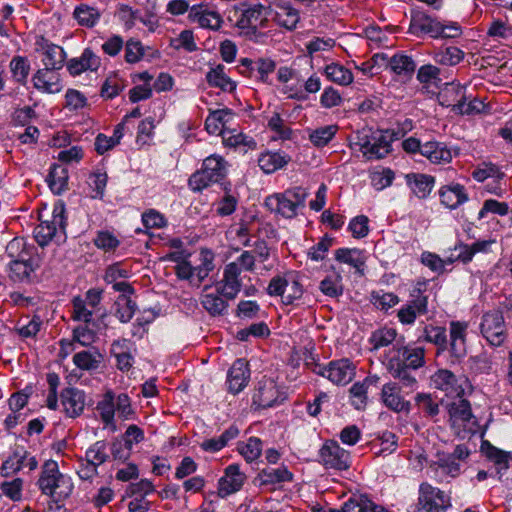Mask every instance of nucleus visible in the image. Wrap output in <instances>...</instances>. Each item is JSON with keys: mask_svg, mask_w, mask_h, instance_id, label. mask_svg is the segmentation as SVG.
<instances>
[{"mask_svg": "<svg viewBox=\"0 0 512 512\" xmlns=\"http://www.w3.org/2000/svg\"><path fill=\"white\" fill-rule=\"evenodd\" d=\"M432 382L435 388L443 391L446 396L456 398L464 395L468 380L463 376L457 377L447 369H440L432 376Z\"/></svg>", "mask_w": 512, "mask_h": 512, "instance_id": "ddd939ff", "label": "nucleus"}, {"mask_svg": "<svg viewBox=\"0 0 512 512\" xmlns=\"http://www.w3.org/2000/svg\"><path fill=\"white\" fill-rule=\"evenodd\" d=\"M43 321L38 315H34L27 323L21 324L18 322L15 331L21 338H35L41 330Z\"/></svg>", "mask_w": 512, "mask_h": 512, "instance_id": "680f3d73", "label": "nucleus"}, {"mask_svg": "<svg viewBox=\"0 0 512 512\" xmlns=\"http://www.w3.org/2000/svg\"><path fill=\"white\" fill-rule=\"evenodd\" d=\"M307 196L308 193L304 188L295 187L282 194L268 196L265 199V206L271 212L278 213L285 218H293L297 215L298 208L305 206Z\"/></svg>", "mask_w": 512, "mask_h": 512, "instance_id": "39448f33", "label": "nucleus"}, {"mask_svg": "<svg viewBox=\"0 0 512 512\" xmlns=\"http://www.w3.org/2000/svg\"><path fill=\"white\" fill-rule=\"evenodd\" d=\"M440 68L432 64H426L419 68L417 72V80L425 86L435 85L441 83Z\"/></svg>", "mask_w": 512, "mask_h": 512, "instance_id": "052dcab7", "label": "nucleus"}, {"mask_svg": "<svg viewBox=\"0 0 512 512\" xmlns=\"http://www.w3.org/2000/svg\"><path fill=\"white\" fill-rule=\"evenodd\" d=\"M125 340L115 341L112 344L111 352L115 356L117 360V368L123 372L129 371L133 366L134 358L133 356L124 350Z\"/></svg>", "mask_w": 512, "mask_h": 512, "instance_id": "4d7b16f0", "label": "nucleus"}, {"mask_svg": "<svg viewBox=\"0 0 512 512\" xmlns=\"http://www.w3.org/2000/svg\"><path fill=\"white\" fill-rule=\"evenodd\" d=\"M320 291L328 297L337 298L343 294L342 276L339 273L326 276L319 283Z\"/></svg>", "mask_w": 512, "mask_h": 512, "instance_id": "603ef678", "label": "nucleus"}, {"mask_svg": "<svg viewBox=\"0 0 512 512\" xmlns=\"http://www.w3.org/2000/svg\"><path fill=\"white\" fill-rule=\"evenodd\" d=\"M100 66L101 59L91 48H85L79 57L68 60L66 64L72 76H78L86 71L96 72Z\"/></svg>", "mask_w": 512, "mask_h": 512, "instance_id": "4be33fe9", "label": "nucleus"}, {"mask_svg": "<svg viewBox=\"0 0 512 512\" xmlns=\"http://www.w3.org/2000/svg\"><path fill=\"white\" fill-rule=\"evenodd\" d=\"M401 137L402 133L393 129L371 135L362 132L357 133L355 145L359 146V150L367 160H379L390 154L392 142Z\"/></svg>", "mask_w": 512, "mask_h": 512, "instance_id": "f03ea898", "label": "nucleus"}, {"mask_svg": "<svg viewBox=\"0 0 512 512\" xmlns=\"http://www.w3.org/2000/svg\"><path fill=\"white\" fill-rule=\"evenodd\" d=\"M482 448L486 457L498 466L499 471L507 470L509 468V453L500 450L491 444H487L486 448Z\"/></svg>", "mask_w": 512, "mask_h": 512, "instance_id": "338daca9", "label": "nucleus"}, {"mask_svg": "<svg viewBox=\"0 0 512 512\" xmlns=\"http://www.w3.org/2000/svg\"><path fill=\"white\" fill-rule=\"evenodd\" d=\"M9 69L16 83L26 85L31 70L30 62L27 57L20 55L14 56L9 63Z\"/></svg>", "mask_w": 512, "mask_h": 512, "instance_id": "79ce46f5", "label": "nucleus"}, {"mask_svg": "<svg viewBox=\"0 0 512 512\" xmlns=\"http://www.w3.org/2000/svg\"><path fill=\"white\" fill-rule=\"evenodd\" d=\"M416 68L414 60L405 54H395L390 57L388 69L400 76L411 77Z\"/></svg>", "mask_w": 512, "mask_h": 512, "instance_id": "ea45409f", "label": "nucleus"}, {"mask_svg": "<svg viewBox=\"0 0 512 512\" xmlns=\"http://www.w3.org/2000/svg\"><path fill=\"white\" fill-rule=\"evenodd\" d=\"M291 160L290 156L280 152H266L260 155L258 165L263 172L270 174L283 168Z\"/></svg>", "mask_w": 512, "mask_h": 512, "instance_id": "58836bf2", "label": "nucleus"}, {"mask_svg": "<svg viewBox=\"0 0 512 512\" xmlns=\"http://www.w3.org/2000/svg\"><path fill=\"white\" fill-rule=\"evenodd\" d=\"M450 497L429 483L419 486L418 502L409 512H443L450 507Z\"/></svg>", "mask_w": 512, "mask_h": 512, "instance_id": "6e6552de", "label": "nucleus"}, {"mask_svg": "<svg viewBox=\"0 0 512 512\" xmlns=\"http://www.w3.org/2000/svg\"><path fill=\"white\" fill-rule=\"evenodd\" d=\"M206 80L211 87L220 88L224 92H232L236 83L225 73V66L218 64L206 74Z\"/></svg>", "mask_w": 512, "mask_h": 512, "instance_id": "c9c22d12", "label": "nucleus"}, {"mask_svg": "<svg viewBox=\"0 0 512 512\" xmlns=\"http://www.w3.org/2000/svg\"><path fill=\"white\" fill-rule=\"evenodd\" d=\"M86 324L85 326H78L73 330V338L71 341L62 339L60 341L61 349L70 348L73 350V344L79 343L81 346H89L95 340V333L92 329H90Z\"/></svg>", "mask_w": 512, "mask_h": 512, "instance_id": "a18cd8bd", "label": "nucleus"}, {"mask_svg": "<svg viewBox=\"0 0 512 512\" xmlns=\"http://www.w3.org/2000/svg\"><path fill=\"white\" fill-rule=\"evenodd\" d=\"M107 444L105 441H97L86 451L85 459L96 466H100L108 459L106 452Z\"/></svg>", "mask_w": 512, "mask_h": 512, "instance_id": "e2e57ef3", "label": "nucleus"}, {"mask_svg": "<svg viewBox=\"0 0 512 512\" xmlns=\"http://www.w3.org/2000/svg\"><path fill=\"white\" fill-rule=\"evenodd\" d=\"M240 275L241 268L238 267L237 263H229L225 266L223 277L215 287L219 289V292H221L226 299L233 300L240 292L242 287Z\"/></svg>", "mask_w": 512, "mask_h": 512, "instance_id": "a211bd4d", "label": "nucleus"}, {"mask_svg": "<svg viewBox=\"0 0 512 512\" xmlns=\"http://www.w3.org/2000/svg\"><path fill=\"white\" fill-rule=\"evenodd\" d=\"M5 253L10 258V261L23 260L38 254V249L33 244H29L24 238L15 237L6 245Z\"/></svg>", "mask_w": 512, "mask_h": 512, "instance_id": "72a5a7b5", "label": "nucleus"}, {"mask_svg": "<svg viewBox=\"0 0 512 512\" xmlns=\"http://www.w3.org/2000/svg\"><path fill=\"white\" fill-rule=\"evenodd\" d=\"M28 258L9 262V277L12 281L26 284L34 282L36 271L41 266L42 258L39 253Z\"/></svg>", "mask_w": 512, "mask_h": 512, "instance_id": "9b49d317", "label": "nucleus"}, {"mask_svg": "<svg viewBox=\"0 0 512 512\" xmlns=\"http://www.w3.org/2000/svg\"><path fill=\"white\" fill-rule=\"evenodd\" d=\"M422 156L427 158L432 164H447L453 158V153L450 147L444 142L428 141L424 143Z\"/></svg>", "mask_w": 512, "mask_h": 512, "instance_id": "bb28decb", "label": "nucleus"}, {"mask_svg": "<svg viewBox=\"0 0 512 512\" xmlns=\"http://www.w3.org/2000/svg\"><path fill=\"white\" fill-rule=\"evenodd\" d=\"M397 336V332L393 328L383 327L372 332L369 343L372 346V350H378L383 347H387L393 343Z\"/></svg>", "mask_w": 512, "mask_h": 512, "instance_id": "5fc2aeb1", "label": "nucleus"}, {"mask_svg": "<svg viewBox=\"0 0 512 512\" xmlns=\"http://www.w3.org/2000/svg\"><path fill=\"white\" fill-rule=\"evenodd\" d=\"M445 407L449 415L450 425L457 434L461 431L476 432L477 419L472 413L471 404L468 400L464 399L463 396L456 397L448 402Z\"/></svg>", "mask_w": 512, "mask_h": 512, "instance_id": "423d86ee", "label": "nucleus"}, {"mask_svg": "<svg viewBox=\"0 0 512 512\" xmlns=\"http://www.w3.org/2000/svg\"><path fill=\"white\" fill-rule=\"evenodd\" d=\"M246 475L239 465L231 464L224 470V475L218 481V496L226 498L240 491L246 482Z\"/></svg>", "mask_w": 512, "mask_h": 512, "instance_id": "dca6fc26", "label": "nucleus"}, {"mask_svg": "<svg viewBox=\"0 0 512 512\" xmlns=\"http://www.w3.org/2000/svg\"><path fill=\"white\" fill-rule=\"evenodd\" d=\"M415 402L425 416L435 417L439 414V404L434 401L430 394L419 393L415 397Z\"/></svg>", "mask_w": 512, "mask_h": 512, "instance_id": "774afa93", "label": "nucleus"}, {"mask_svg": "<svg viewBox=\"0 0 512 512\" xmlns=\"http://www.w3.org/2000/svg\"><path fill=\"white\" fill-rule=\"evenodd\" d=\"M102 361V355L97 350H84L73 356V363L82 370H96Z\"/></svg>", "mask_w": 512, "mask_h": 512, "instance_id": "09e8293b", "label": "nucleus"}, {"mask_svg": "<svg viewBox=\"0 0 512 512\" xmlns=\"http://www.w3.org/2000/svg\"><path fill=\"white\" fill-rule=\"evenodd\" d=\"M96 410L99 412L100 418L105 425L114 422L115 415V394L109 390L102 399L97 403Z\"/></svg>", "mask_w": 512, "mask_h": 512, "instance_id": "3c124183", "label": "nucleus"}, {"mask_svg": "<svg viewBox=\"0 0 512 512\" xmlns=\"http://www.w3.org/2000/svg\"><path fill=\"white\" fill-rule=\"evenodd\" d=\"M480 332L491 346L503 345L508 336L503 313L499 310L484 313L481 317Z\"/></svg>", "mask_w": 512, "mask_h": 512, "instance_id": "1a4fd4ad", "label": "nucleus"}, {"mask_svg": "<svg viewBox=\"0 0 512 512\" xmlns=\"http://www.w3.org/2000/svg\"><path fill=\"white\" fill-rule=\"evenodd\" d=\"M428 284L426 279L416 281L410 291L409 300L398 310L397 317L403 325H413L418 317L428 313Z\"/></svg>", "mask_w": 512, "mask_h": 512, "instance_id": "7ed1b4c3", "label": "nucleus"}, {"mask_svg": "<svg viewBox=\"0 0 512 512\" xmlns=\"http://www.w3.org/2000/svg\"><path fill=\"white\" fill-rule=\"evenodd\" d=\"M250 369L245 359L239 358L234 361L227 374V388L231 394L240 393L249 383Z\"/></svg>", "mask_w": 512, "mask_h": 512, "instance_id": "aec40b11", "label": "nucleus"}, {"mask_svg": "<svg viewBox=\"0 0 512 512\" xmlns=\"http://www.w3.org/2000/svg\"><path fill=\"white\" fill-rule=\"evenodd\" d=\"M115 316L122 323L129 322L136 311V303L127 295H120L115 301Z\"/></svg>", "mask_w": 512, "mask_h": 512, "instance_id": "864d4df0", "label": "nucleus"}, {"mask_svg": "<svg viewBox=\"0 0 512 512\" xmlns=\"http://www.w3.org/2000/svg\"><path fill=\"white\" fill-rule=\"evenodd\" d=\"M315 372L336 385L349 383L355 375V367L348 359L331 361L327 366H318Z\"/></svg>", "mask_w": 512, "mask_h": 512, "instance_id": "4468645a", "label": "nucleus"}, {"mask_svg": "<svg viewBox=\"0 0 512 512\" xmlns=\"http://www.w3.org/2000/svg\"><path fill=\"white\" fill-rule=\"evenodd\" d=\"M465 53L456 46H448L434 52L433 59L437 64L455 66L464 59Z\"/></svg>", "mask_w": 512, "mask_h": 512, "instance_id": "37998d69", "label": "nucleus"}, {"mask_svg": "<svg viewBox=\"0 0 512 512\" xmlns=\"http://www.w3.org/2000/svg\"><path fill=\"white\" fill-rule=\"evenodd\" d=\"M324 73L330 81L342 86L351 84L354 79L353 73L348 68L339 63H331L326 65Z\"/></svg>", "mask_w": 512, "mask_h": 512, "instance_id": "49530a36", "label": "nucleus"}, {"mask_svg": "<svg viewBox=\"0 0 512 512\" xmlns=\"http://www.w3.org/2000/svg\"><path fill=\"white\" fill-rule=\"evenodd\" d=\"M124 88V81L116 74L107 77L101 88V96L107 99H113Z\"/></svg>", "mask_w": 512, "mask_h": 512, "instance_id": "69168bd1", "label": "nucleus"}, {"mask_svg": "<svg viewBox=\"0 0 512 512\" xmlns=\"http://www.w3.org/2000/svg\"><path fill=\"white\" fill-rule=\"evenodd\" d=\"M439 23L436 18L431 17L421 10H412L409 33L416 36L428 34L432 38H437Z\"/></svg>", "mask_w": 512, "mask_h": 512, "instance_id": "5701e85b", "label": "nucleus"}, {"mask_svg": "<svg viewBox=\"0 0 512 512\" xmlns=\"http://www.w3.org/2000/svg\"><path fill=\"white\" fill-rule=\"evenodd\" d=\"M58 227L62 230L64 229L63 216L61 213L53 214L51 221H43L35 227L34 238L36 242L41 247L46 246L56 235Z\"/></svg>", "mask_w": 512, "mask_h": 512, "instance_id": "2f4dec72", "label": "nucleus"}, {"mask_svg": "<svg viewBox=\"0 0 512 512\" xmlns=\"http://www.w3.org/2000/svg\"><path fill=\"white\" fill-rule=\"evenodd\" d=\"M208 290L209 288L205 287L204 293L200 297L203 308L214 317L225 314L228 308V299L216 287L212 292H208Z\"/></svg>", "mask_w": 512, "mask_h": 512, "instance_id": "c756f323", "label": "nucleus"}, {"mask_svg": "<svg viewBox=\"0 0 512 512\" xmlns=\"http://www.w3.org/2000/svg\"><path fill=\"white\" fill-rule=\"evenodd\" d=\"M27 456L28 451L23 446H16L12 454L2 464L1 471L3 475L8 476L20 471L24 467Z\"/></svg>", "mask_w": 512, "mask_h": 512, "instance_id": "c03bdc74", "label": "nucleus"}, {"mask_svg": "<svg viewBox=\"0 0 512 512\" xmlns=\"http://www.w3.org/2000/svg\"><path fill=\"white\" fill-rule=\"evenodd\" d=\"M406 346L394 345L386 354L384 365L387 371L398 379L402 387L415 390L417 387V379L413 373L408 371L405 366Z\"/></svg>", "mask_w": 512, "mask_h": 512, "instance_id": "0eeeda50", "label": "nucleus"}, {"mask_svg": "<svg viewBox=\"0 0 512 512\" xmlns=\"http://www.w3.org/2000/svg\"><path fill=\"white\" fill-rule=\"evenodd\" d=\"M380 399L383 405L393 412L408 411L410 407V403L400 393V386L395 382H388L382 386Z\"/></svg>", "mask_w": 512, "mask_h": 512, "instance_id": "a878e982", "label": "nucleus"}, {"mask_svg": "<svg viewBox=\"0 0 512 512\" xmlns=\"http://www.w3.org/2000/svg\"><path fill=\"white\" fill-rule=\"evenodd\" d=\"M344 512H371L373 509V501L366 495H358L351 497L343 505Z\"/></svg>", "mask_w": 512, "mask_h": 512, "instance_id": "0e129e2a", "label": "nucleus"}, {"mask_svg": "<svg viewBox=\"0 0 512 512\" xmlns=\"http://www.w3.org/2000/svg\"><path fill=\"white\" fill-rule=\"evenodd\" d=\"M450 340L448 343L449 363L454 365L466 356V336L468 324L466 322L451 321L449 325Z\"/></svg>", "mask_w": 512, "mask_h": 512, "instance_id": "f8f14e48", "label": "nucleus"}, {"mask_svg": "<svg viewBox=\"0 0 512 512\" xmlns=\"http://www.w3.org/2000/svg\"><path fill=\"white\" fill-rule=\"evenodd\" d=\"M188 19L197 23L201 28L211 30H219L223 23L221 15L211 9L210 4L204 2L191 6Z\"/></svg>", "mask_w": 512, "mask_h": 512, "instance_id": "f3484780", "label": "nucleus"}, {"mask_svg": "<svg viewBox=\"0 0 512 512\" xmlns=\"http://www.w3.org/2000/svg\"><path fill=\"white\" fill-rule=\"evenodd\" d=\"M74 17L81 26L93 27L100 19V12L94 7L81 4L75 8Z\"/></svg>", "mask_w": 512, "mask_h": 512, "instance_id": "6e6d98bb", "label": "nucleus"}, {"mask_svg": "<svg viewBox=\"0 0 512 512\" xmlns=\"http://www.w3.org/2000/svg\"><path fill=\"white\" fill-rule=\"evenodd\" d=\"M405 178L407 185L420 199L426 198L431 193L435 183L433 176L422 173H409Z\"/></svg>", "mask_w": 512, "mask_h": 512, "instance_id": "473e14b6", "label": "nucleus"}, {"mask_svg": "<svg viewBox=\"0 0 512 512\" xmlns=\"http://www.w3.org/2000/svg\"><path fill=\"white\" fill-rule=\"evenodd\" d=\"M231 115V110L227 108L211 111L205 120V129L209 134H222L226 130L224 125L227 122V117Z\"/></svg>", "mask_w": 512, "mask_h": 512, "instance_id": "de8ad7c7", "label": "nucleus"}, {"mask_svg": "<svg viewBox=\"0 0 512 512\" xmlns=\"http://www.w3.org/2000/svg\"><path fill=\"white\" fill-rule=\"evenodd\" d=\"M335 259L341 263H346L354 267L363 274L365 258L363 252L359 249L340 248L335 251Z\"/></svg>", "mask_w": 512, "mask_h": 512, "instance_id": "a19ab883", "label": "nucleus"}, {"mask_svg": "<svg viewBox=\"0 0 512 512\" xmlns=\"http://www.w3.org/2000/svg\"><path fill=\"white\" fill-rule=\"evenodd\" d=\"M68 170L59 164H54L47 176V183L51 191L60 195L68 189Z\"/></svg>", "mask_w": 512, "mask_h": 512, "instance_id": "4c0bfd02", "label": "nucleus"}, {"mask_svg": "<svg viewBox=\"0 0 512 512\" xmlns=\"http://www.w3.org/2000/svg\"><path fill=\"white\" fill-rule=\"evenodd\" d=\"M338 131L337 125H328L317 128L309 134V140L316 147L326 146L335 136Z\"/></svg>", "mask_w": 512, "mask_h": 512, "instance_id": "bf43d9fd", "label": "nucleus"}, {"mask_svg": "<svg viewBox=\"0 0 512 512\" xmlns=\"http://www.w3.org/2000/svg\"><path fill=\"white\" fill-rule=\"evenodd\" d=\"M319 462L329 469L346 470L351 465V457L337 441L328 440L319 450Z\"/></svg>", "mask_w": 512, "mask_h": 512, "instance_id": "9d476101", "label": "nucleus"}, {"mask_svg": "<svg viewBox=\"0 0 512 512\" xmlns=\"http://www.w3.org/2000/svg\"><path fill=\"white\" fill-rule=\"evenodd\" d=\"M280 392L272 379H263L258 382L252 397V403L259 409L272 407L278 402Z\"/></svg>", "mask_w": 512, "mask_h": 512, "instance_id": "412c9836", "label": "nucleus"}, {"mask_svg": "<svg viewBox=\"0 0 512 512\" xmlns=\"http://www.w3.org/2000/svg\"><path fill=\"white\" fill-rule=\"evenodd\" d=\"M274 22L287 30H294L300 21V12L289 2L279 3L275 6Z\"/></svg>", "mask_w": 512, "mask_h": 512, "instance_id": "cd10ccee", "label": "nucleus"}, {"mask_svg": "<svg viewBox=\"0 0 512 512\" xmlns=\"http://www.w3.org/2000/svg\"><path fill=\"white\" fill-rule=\"evenodd\" d=\"M268 9V7L258 4L241 10L239 17L236 20V26L243 30L247 29L255 34L258 28H264L267 26Z\"/></svg>", "mask_w": 512, "mask_h": 512, "instance_id": "2eb2a0df", "label": "nucleus"}, {"mask_svg": "<svg viewBox=\"0 0 512 512\" xmlns=\"http://www.w3.org/2000/svg\"><path fill=\"white\" fill-rule=\"evenodd\" d=\"M37 51L41 54L43 68L60 70L66 61V53L64 49L56 44L50 43L44 38L36 43Z\"/></svg>", "mask_w": 512, "mask_h": 512, "instance_id": "6ab92c4d", "label": "nucleus"}, {"mask_svg": "<svg viewBox=\"0 0 512 512\" xmlns=\"http://www.w3.org/2000/svg\"><path fill=\"white\" fill-rule=\"evenodd\" d=\"M37 485L42 494L56 501L68 498L74 488L71 477L61 473L58 463L51 459L42 465Z\"/></svg>", "mask_w": 512, "mask_h": 512, "instance_id": "f257e3e1", "label": "nucleus"}, {"mask_svg": "<svg viewBox=\"0 0 512 512\" xmlns=\"http://www.w3.org/2000/svg\"><path fill=\"white\" fill-rule=\"evenodd\" d=\"M226 176V163L221 156L211 155L202 164V168L193 173L188 185L195 192L202 191L213 183H218Z\"/></svg>", "mask_w": 512, "mask_h": 512, "instance_id": "20e7f679", "label": "nucleus"}, {"mask_svg": "<svg viewBox=\"0 0 512 512\" xmlns=\"http://www.w3.org/2000/svg\"><path fill=\"white\" fill-rule=\"evenodd\" d=\"M260 481V485H274L283 482H290L293 480V474L287 469L286 466L282 465L277 468H264L257 476Z\"/></svg>", "mask_w": 512, "mask_h": 512, "instance_id": "e433bc0d", "label": "nucleus"}, {"mask_svg": "<svg viewBox=\"0 0 512 512\" xmlns=\"http://www.w3.org/2000/svg\"><path fill=\"white\" fill-rule=\"evenodd\" d=\"M61 404L64 413L70 418L80 416L86 405V396L84 391L77 388L69 387L62 390Z\"/></svg>", "mask_w": 512, "mask_h": 512, "instance_id": "b1692460", "label": "nucleus"}, {"mask_svg": "<svg viewBox=\"0 0 512 512\" xmlns=\"http://www.w3.org/2000/svg\"><path fill=\"white\" fill-rule=\"evenodd\" d=\"M195 274V285L199 286L214 269V254L207 249L200 252V264L193 267Z\"/></svg>", "mask_w": 512, "mask_h": 512, "instance_id": "8fccbe9b", "label": "nucleus"}, {"mask_svg": "<svg viewBox=\"0 0 512 512\" xmlns=\"http://www.w3.org/2000/svg\"><path fill=\"white\" fill-rule=\"evenodd\" d=\"M439 196L441 203L449 209H456L469 199L464 186L459 183L442 186Z\"/></svg>", "mask_w": 512, "mask_h": 512, "instance_id": "7c9ffc66", "label": "nucleus"}, {"mask_svg": "<svg viewBox=\"0 0 512 512\" xmlns=\"http://www.w3.org/2000/svg\"><path fill=\"white\" fill-rule=\"evenodd\" d=\"M422 337L426 342L432 343L437 347L438 356L446 351L448 352V340L445 327L427 324L423 327Z\"/></svg>", "mask_w": 512, "mask_h": 512, "instance_id": "f704fd0d", "label": "nucleus"}, {"mask_svg": "<svg viewBox=\"0 0 512 512\" xmlns=\"http://www.w3.org/2000/svg\"><path fill=\"white\" fill-rule=\"evenodd\" d=\"M56 70L41 68L32 77L33 86L42 93L56 94L62 91L63 84Z\"/></svg>", "mask_w": 512, "mask_h": 512, "instance_id": "393cba45", "label": "nucleus"}, {"mask_svg": "<svg viewBox=\"0 0 512 512\" xmlns=\"http://www.w3.org/2000/svg\"><path fill=\"white\" fill-rule=\"evenodd\" d=\"M238 451L247 462H253L261 455L262 441L257 437H250L247 442L238 444Z\"/></svg>", "mask_w": 512, "mask_h": 512, "instance_id": "13d9d810", "label": "nucleus"}, {"mask_svg": "<svg viewBox=\"0 0 512 512\" xmlns=\"http://www.w3.org/2000/svg\"><path fill=\"white\" fill-rule=\"evenodd\" d=\"M430 469L436 477L448 476L451 478L458 477L462 472V465L450 457L448 453L441 452L437 454V460L430 464Z\"/></svg>", "mask_w": 512, "mask_h": 512, "instance_id": "c85d7f7f", "label": "nucleus"}]
</instances>
